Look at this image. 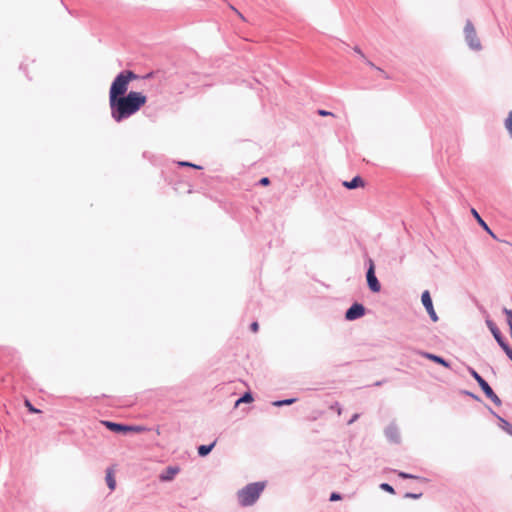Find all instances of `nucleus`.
Returning <instances> with one entry per match:
<instances>
[{
    "label": "nucleus",
    "mask_w": 512,
    "mask_h": 512,
    "mask_svg": "<svg viewBox=\"0 0 512 512\" xmlns=\"http://www.w3.org/2000/svg\"><path fill=\"white\" fill-rule=\"evenodd\" d=\"M178 165L182 166V167H192V168H195V169H202L201 166H198L196 164H193V163H190V162H187V161H179Z\"/></svg>",
    "instance_id": "aec40b11"
},
{
    "label": "nucleus",
    "mask_w": 512,
    "mask_h": 512,
    "mask_svg": "<svg viewBox=\"0 0 512 512\" xmlns=\"http://www.w3.org/2000/svg\"><path fill=\"white\" fill-rule=\"evenodd\" d=\"M264 488V482H255L246 485L237 493L239 504L243 507L253 505L259 499Z\"/></svg>",
    "instance_id": "f03ea898"
},
{
    "label": "nucleus",
    "mask_w": 512,
    "mask_h": 512,
    "mask_svg": "<svg viewBox=\"0 0 512 512\" xmlns=\"http://www.w3.org/2000/svg\"><path fill=\"white\" fill-rule=\"evenodd\" d=\"M465 38L472 49L478 50L481 47L476 30L471 22H467L464 28Z\"/></svg>",
    "instance_id": "20e7f679"
},
{
    "label": "nucleus",
    "mask_w": 512,
    "mask_h": 512,
    "mask_svg": "<svg viewBox=\"0 0 512 512\" xmlns=\"http://www.w3.org/2000/svg\"><path fill=\"white\" fill-rule=\"evenodd\" d=\"M358 418V414H355L352 419L349 421V424H352Z\"/></svg>",
    "instance_id": "2f4dec72"
},
{
    "label": "nucleus",
    "mask_w": 512,
    "mask_h": 512,
    "mask_svg": "<svg viewBox=\"0 0 512 512\" xmlns=\"http://www.w3.org/2000/svg\"><path fill=\"white\" fill-rule=\"evenodd\" d=\"M471 213L472 215L474 216V218L477 220V222L479 223V225L491 236L493 237L494 239H497L496 235L491 231V229L488 227V225L486 224V222L481 218V216L478 214V212L472 208L471 209Z\"/></svg>",
    "instance_id": "9b49d317"
},
{
    "label": "nucleus",
    "mask_w": 512,
    "mask_h": 512,
    "mask_svg": "<svg viewBox=\"0 0 512 512\" xmlns=\"http://www.w3.org/2000/svg\"><path fill=\"white\" fill-rule=\"evenodd\" d=\"M509 434L512 435V430H508Z\"/></svg>",
    "instance_id": "72a5a7b5"
},
{
    "label": "nucleus",
    "mask_w": 512,
    "mask_h": 512,
    "mask_svg": "<svg viewBox=\"0 0 512 512\" xmlns=\"http://www.w3.org/2000/svg\"><path fill=\"white\" fill-rule=\"evenodd\" d=\"M252 401H253V397H252L251 393L247 392L236 401L235 407L239 406L241 403H251Z\"/></svg>",
    "instance_id": "f3484780"
},
{
    "label": "nucleus",
    "mask_w": 512,
    "mask_h": 512,
    "mask_svg": "<svg viewBox=\"0 0 512 512\" xmlns=\"http://www.w3.org/2000/svg\"><path fill=\"white\" fill-rule=\"evenodd\" d=\"M336 412L340 415L341 414V408L339 405H337V409H336Z\"/></svg>",
    "instance_id": "473e14b6"
},
{
    "label": "nucleus",
    "mask_w": 512,
    "mask_h": 512,
    "mask_svg": "<svg viewBox=\"0 0 512 512\" xmlns=\"http://www.w3.org/2000/svg\"><path fill=\"white\" fill-rule=\"evenodd\" d=\"M294 402V399H287L283 401H277L274 403L275 406L289 405Z\"/></svg>",
    "instance_id": "5701e85b"
},
{
    "label": "nucleus",
    "mask_w": 512,
    "mask_h": 512,
    "mask_svg": "<svg viewBox=\"0 0 512 512\" xmlns=\"http://www.w3.org/2000/svg\"><path fill=\"white\" fill-rule=\"evenodd\" d=\"M501 348L505 351L506 355L512 361V348L507 343L501 345Z\"/></svg>",
    "instance_id": "412c9836"
},
{
    "label": "nucleus",
    "mask_w": 512,
    "mask_h": 512,
    "mask_svg": "<svg viewBox=\"0 0 512 512\" xmlns=\"http://www.w3.org/2000/svg\"><path fill=\"white\" fill-rule=\"evenodd\" d=\"M470 374L477 381L484 394L490 392L491 387L489 384L474 369H470Z\"/></svg>",
    "instance_id": "9d476101"
},
{
    "label": "nucleus",
    "mask_w": 512,
    "mask_h": 512,
    "mask_svg": "<svg viewBox=\"0 0 512 512\" xmlns=\"http://www.w3.org/2000/svg\"><path fill=\"white\" fill-rule=\"evenodd\" d=\"M487 324H488L489 329H490L491 333L493 334L495 340L498 342V344L501 346L504 343H506L503 340L502 335H501L499 329L497 328V326L492 321H487Z\"/></svg>",
    "instance_id": "f8f14e48"
},
{
    "label": "nucleus",
    "mask_w": 512,
    "mask_h": 512,
    "mask_svg": "<svg viewBox=\"0 0 512 512\" xmlns=\"http://www.w3.org/2000/svg\"><path fill=\"white\" fill-rule=\"evenodd\" d=\"M398 475L401 477V478H409V479H417L418 477L417 476H414V475H411V474H408V473H404V472H399Z\"/></svg>",
    "instance_id": "393cba45"
},
{
    "label": "nucleus",
    "mask_w": 512,
    "mask_h": 512,
    "mask_svg": "<svg viewBox=\"0 0 512 512\" xmlns=\"http://www.w3.org/2000/svg\"><path fill=\"white\" fill-rule=\"evenodd\" d=\"M489 391L490 392L485 393L486 397L489 398L495 404L499 405L501 403V400L499 399V397L494 393L492 388Z\"/></svg>",
    "instance_id": "a211bd4d"
},
{
    "label": "nucleus",
    "mask_w": 512,
    "mask_h": 512,
    "mask_svg": "<svg viewBox=\"0 0 512 512\" xmlns=\"http://www.w3.org/2000/svg\"><path fill=\"white\" fill-rule=\"evenodd\" d=\"M258 329H259V325H258V323H257V322H253V323L251 324V330H252L253 332H257V331H258Z\"/></svg>",
    "instance_id": "c756f323"
},
{
    "label": "nucleus",
    "mask_w": 512,
    "mask_h": 512,
    "mask_svg": "<svg viewBox=\"0 0 512 512\" xmlns=\"http://www.w3.org/2000/svg\"><path fill=\"white\" fill-rule=\"evenodd\" d=\"M106 482L110 490H114L116 487V480L114 476V471L109 468L106 471Z\"/></svg>",
    "instance_id": "4468645a"
},
{
    "label": "nucleus",
    "mask_w": 512,
    "mask_h": 512,
    "mask_svg": "<svg viewBox=\"0 0 512 512\" xmlns=\"http://www.w3.org/2000/svg\"><path fill=\"white\" fill-rule=\"evenodd\" d=\"M343 186L347 189L363 188L365 181L360 176H355L351 181H344Z\"/></svg>",
    "instance_id": "1a4fd4ad"
},
{
    "label": "nucleus",
    "mask_w": 512,
    "mask_h": 512,
    "mask_svg": "<svg viewBox=\"0 0 512 512\" xmlns=\"http://www.w3.org/2000/svg\"><path fill=\"white\" fill-rule=\"evenodd\" d=\"M179 468L175 466L167 467L159 476L160 481L166 482L171 481L176 474H178Z\"/></svg>",
    "instance_id": "6e6552de"
},
{
    "label": "nucleus",
    "mask_w": 512,
    "mask_h": 512,
    "mask_svg": "<svg viewBox=\"0 0 512 512\" xmlns=\"http://www.w3.org/2000/svg\"><path fill=\"white\" fill-rule=\"evenodd\" d=\"M260 184L263 185V186H267L270 184V180L269 178L267 177H263L261 180H260Z\"/></svg>",
    "instance_id": "c85d7f7f"
},
{
    "label": "nucleus",
    "mask_w": 512,
    "mask_h": 512,
    "mask_svg": "<svg viewBox=\"0 0 512 512\" xmlns=\"http://www.w3.org/2000/svg\"><path fill=\"white\" fill-rule=\"evenodd\" d=\"M365 308L363 305L355 303L353 304L345 314L346 319L348 320H355L357 318H360L364 315Z\"/></svg>",
    "instance_id": "0eeeda50"
},
{
    "label": "nucleus",
    "mask_w": 512,
    "mask_h": 512,
    "mask_svg": "<svg viewBox=\"0 0 512 512\" xmlns=\"http://www.w3.org/2000/svg\"><path fill=\"white\" fill-rule=\"evenodd\" d=\"M103 425H105L109 430L113 432H134L141 433L146 431V428L143 426H126L110 421H103Z\"/></svg>",
    "instance_id": "7ed1b4c3"
},
{
    "label": "nucleus",
    "mask_w": 512,
    "mask_h": 512,
    "mask_svg": "<svg viewBox=\"0 0 512 512\" xmlns=\"http://www.w3.org/2000/svg\"><path fill=\"white\" fill-rule=\"evenodd\" d=\"M216 445V441H214L212 444L210 445H201L198 447V454L202 457L208 455L211 450L214 448V446Z\"/></svg>",
    "instance_id": "dca6fc26"
},
{
    "label": "nucleus",
    "mask_w": 512,
    "mask_h": 512,
    "mask_svg": "<svg viewBox=\"0 0 512 512\" xmlns=\"http://www.w3.org/2000/svg\"><path fill=\"white\" fill-rule=\"evenodd\" d=\"M505 127L512 137V111L509 112L508 117L505 120Z\"/></svg>",
    "instance_id": "6ab92c4d"
},
{
    "label": "nucleus",
    "mask_w": 512,
    "mask_h": 512,
    "mask_svg": "<svg viewBox=\"0 0 512 512\" xmlns=\"http://www.w3.org/2000/svg\"><path fill=\"white\" fill-rule=\"evenodd\" d=\"M422 355L425 358L430 359V360H432V361H434V362H436V363H438V364H440V365H442L444 367L448 368L450 366L448 362H446L443 358H441V357H439L437 355L430 354V353H422Z\"/></svg>",
    "instance_id": "2eb2a0df"
},
{
    "label": "nucleus",
    "mask_w": 512,
    "mask_h": 512,
    "mask_svg": "<svg viewBox=\"0 0 512 512\" xmlns=\"http://www.w3.org/2000/svg\"><path fill=\"white\" fill-rule=\"evenodd\" d=\"M380 487H381V489H383V490H385V491H387V492H389V493H392V494L394 493V489H393V487H392V486H390V485H389V484H387V483H383V484H381V485H380Z\"/></svg>",
    "instance_id": "b1692460"
},
{
    "label": "nucleus",
    "mask_w": 512,
    "mask_h": 512,
    "mask_svg": "<svg viewBox=\"0 0 512 512\" xmlns=\"http://www.w3.org/2000/svg\"><path fill=\"white\" fill-rule=\"evenodd\" d=\"M320 116H334L332 112L326 111V110H318L317 112Z\"/></svg>",
    "instance_id": "a878e982"
},
{
    "label": "nucleus",
    "mask_w": 512,
    "mask_h": 512,
    "mask_svg": "<svg viewBox=\"0 0 512 512\" xmlns=\"http://www.w3.org/2000/svg\"><path fill=\"white\" fill-rule=\"evenodd\" d=\"M230 8H231V9H232V10H233L237 15H238V17H239L241 20L245 21V17H244V16L242 15V13H240V12H239V11H238L234 6H232V5H231V6H230Z\"/></svg>",
    "instance_id": "bb28decb"
},
{
    "label": "nucleus",
    "mask_w": 512,
    "mask_h": 512,
    "mask_svg": "<svg viewBox=\"0 0 512 512\" xmlns=\"http://www.w3.org/2000/svg\"><path fill=\"white\" fill-rule=\"evenodd\" d=\"M367 284L370 290L374 293H378L381 290V285L375 275V265L373 260H369V268L367 271Z\"/></svg>",
    "instance_id": "39448f33"
},
{
    "label": "nucleus",
    "mask_w": 512,
    "mask_h": 512,
    "mask_svg": "<svg viewBox=\"0 0 512 512\" xmlns=\"http://www.w3.org/2000/svg\"><path fill=\"white\" fill-rule=\"evenodd\" d=\"M341 499V496L337 493H332L331 496H330V501H337V500H340Z\"/></svg>",
    "instance_id": "cd10ccee"
},
{
    "label": "nucleus",
    "mask_w": 512,
    "mask_h": 512,
    "mask_svg": "<svg viewBox=\"0 0 512 512\" xmlns=\"http://www.w3.org/2000/svg\"><path fill=\"white\" fill-rule=\"evenodd\" d=\"M406 497H410V498H414V499H416V498H419V497H420V495H419V494H412V493H408V494L406 495Z\"/></svg>",
    "instance_id": "7c9ffc66"
},
{
    "label": "nucleus",
    "mask_w": 512,
    "mask_h": 512,
    "mask_svg": "<svg viewBox=\"0 0 512 512\" xmlns=\"http://www.w3.org/2000/svg\"><path fill=\"white\" fill-rule=\"evenodd\" d=\"M25 406L28 408V410H29L31 413H40V410H38V409L34 408V407L32 406V404H31L28 400H26V401H25Z\"/></svg>",
    "instance_id": "4be33fe9"
},
{
    "label": "nucleus",
    "mask_w": 512,
    "mask_h": 512,
    "mask_svg": "<svg viewBox=\"0 0 512 512\" xmlns=\"http://www.w3.org/2000/svg\"><path fill=\"white\" fill-rule=\"evenodd\" d=\"M385 434L391 441L398 442L400 439L399 430L394 425L387 427Z\"/></svg>",
    "instance_id": "ddd939ff"
},
{
    "label": "nucleus",
    "mask_w": 512,
    "mask_h": 512,
    "mask_svg": "<svg viewBox=\"0 0 512 512\" xmlns=\"http://www.w3.org/2000/svg\"><path fill=\"white\" fill-rule=\"evenodd\" d=\"M137 75L126 70L118 74L113 80L109 90V106L111 117L116 122L136 114L147 102V97L142 92L130 91L127 93L129 84L135 80Z\"/></svg>",
    "instance_id": "f257e3e1"
},
{
    "label": "nucleus",
    "mask_w": 512,
    "mask_h": 512,
    "mask_svg": "<svg viewBox=\"0 0 512 512\" xmlns=\"http://www.w3.org/2000/svg\"><path fill=\"white\" fill-rule=\"evenodd\" d=\"M421 301H422V304L424 305V307L426 308L431 320L433 322H437L438 321V316L434 310V307H433V304H432V299H431V296H430V293L429 291H424L422 293V296H421Z\"/></svg>",
    "instance_id": "423d86ee"
}]
</instances>
